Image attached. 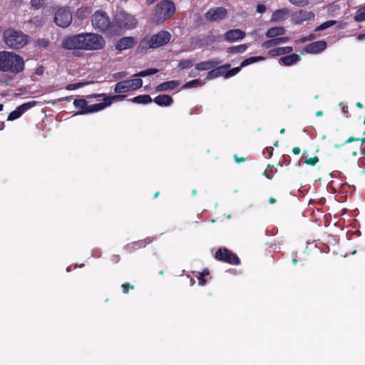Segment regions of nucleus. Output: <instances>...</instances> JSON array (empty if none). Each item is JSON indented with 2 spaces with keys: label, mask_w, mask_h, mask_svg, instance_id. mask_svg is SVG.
I'll return each instance as SVG.
<instances>
[{
  "label": "nucleus",
  "mask_w": 365,
  "mask_h": 365,
  "mask_svg": "<svg viewBox=\"0 0 365 365\" xmlns=\"http://www.w3.org/2000/svg\"><path fill=\"white\" fill-rule=\"evenodd\" d=\"M24 68V58L11 51H0V71L18 74Z\"/></svg>",
  "instance_id": "1"
},
{
  "label": "nucleus",
  "mask_w": 365,
  "mask_h": 365,
  "mask_svg": "<svg viewBox=\"0 0 365 365\" xmlns=\"http://www.w3.org/2000/svg\"><path fill=\"white\" fill-rule=\"evenodd\" d=\"M3 38L8 47L12 49H20L27 45L30 37L21 31L8 29L4 31Z\"/></svg>",
  "instance_id": "2"
},
{
  "label": "nucleus",
  "mask_w": 365,
  "mask_h": 365,
  "mask_svg": "<svg viewBox=\"0 0 365 365\" xmlns=\"http://www.w3.org/2000/svg\"><path fill=\"white\" fill-rule=\"evenodd\" d=\"M91 24L96 30L106 33L109 35L116 34V30L113 26L108 14L101 10L96 11L91 16Z\"/></svg>",
  "instance_id": "3"
},
{
  "label": "nucleus",
  "mask_w": 365,
  "mask_h": 365,
  "mask_svg": "<svg viewBox=\"0 0 365 365\" xmlns=\"http://www.w3.org/2000/svg\"><path fill=\"white\" fill-rule=\"evenodd\" d=\"M83 51L101 50L106 46L104 38L95 33H81Z\"/></svg>",
  "instance_id": "4"
},
{
  "label": "nucleus",
  "mask_w": 365,
  "mask_h": 365,
  "mask_svg": "<svg viewBox=\"0 0 365 365\" xmlns=\"http://www.w3.org/2000/svg\"><path fill=\"white\" fill-rule=\"evenodd\" d=\"M171 38L170 34L167 31H160L153 35L149 39L143 38L140 41L143 48H157L167 44Z\"/></svg>",
  "instance_id": "5"
},
{
  "label": "nucleus",
  "mask_w": 365,
  "mask_h": 365,
  "mask_svg": "<svg viewBox=\"0 0 365 365\" xmlns=\"http://www.w3.org/2000/svg\"><path fill=\"white\" fill-rule=\"evenodd\" d=\"M138 21L133 16L124 11H119L115 16L113 26L117 33L118 29H133L136 27Z\"/></svg>",
  "instance_id": "6"
},
{
  "label": "nucleus",
  "mask_w": 365,
  "mask_h": 365,
  "mask_svg": "<svg viewBox=\"0 0 365 365\" xmlns=\"http://www.w3.org/2000/svg\"><path fill=\"white\" fill-rule=\"evenodd\" d=\"M175 11L173 1L164 0L159 2L155 9V19L158 22H163L170 18Z\"/></svg>",
  "instance_id": "7"
},
{
  "label": "nucleus",
  "mask_w": 365,
  "mask_h": 365,
  "mask_svg": "<svg viewBox=\"0 0 365 365\" xmlns=\"http://www.w3.org/2000/svg\"><path fill=\"white\" fill-rule=\"evenodd\" d=\"M215 258L218 261L232 265L240 264V259L237 255L225 247L219 248L215 254Z\"/></svg>",
  "instance_id": "8"
},
{
  "label": "nucleus",
  "mask_w": 365,
  "mask_h": 365,
  "mask_svg": "<svg viewBox=\"0 0 365 365\" xmlns=\"http://www.w3.org/2000/svg\"><path fill=\"white\" fill-rule=\"evenodd\" d=\"M143 86V81L140 78L125 80L115 84L114 91L116 93H126L130 91L137 90Z\"/></svg>",
  "instance_id": "9"
},
{
  "label": "nucleus",
  "mask_w": 365,
  "mask_h": 365,
  "mask_svg": "<svg viewBox=\"0 0 365 365\" xmlns=\"http://www.w3.org/2000/svg\"><path fill=\"white\" fill-rule=\"evenodd\" d=\"M81 34L68 36L61 41V48L65 50H83Z\"/></svg>",
  "instance_id": "10"
},
{
  "label": "nucleus",
  "mask_w": 365,
  "mask_h": 365,
  "mask_svg": "<svg viewBox=\"0 0 365 365\" xmlns=\"http://www.w3.org/2000/svg\"><path fill=\"white\" fill-rule=\"evenodd\" d=\"M54 22L60 27L66 28L72 22V14L67 9L60 8L55 13Z\"/></svg>",
  "instance_id": "11"
},
{
  "label": "nucleus",
  "mask_w": 365,
  "mask_h": 365,
  "mask_svg": "<svg viewBox=\"0 0 365 365\" xmlns=\"http://www.w3.org/2000/svg\"><path fill=\"white\" fill-rule=\"evenodd\" d=\"M205 18L210 22L220 21L227 16V10L225 7H213L205 14Z\"/></svg>",
  "instance_id": "12"
},
{
  "label": "nucleus",
  "mask_w": 365,
  "mask_h": 365,
  "mask_svg": "<svg viewBox=\"0 0 365 365\" xmlns=\"http://www.w3.org/2000/svg\"><path fill=\"white\" fill-rule=\"evenodd\" d=\"M314 14L307 10H299L292 15L291 21L294 24L299 25L304 21H311L314 19Z\"/></svg>",
  "instance_id": "13"
},
{
  "label": "nucleus",
  "mask_w": 365,
  "mask_h": 365,
  "mask_svg": "<svg viewBox=\"0 0 365 365\" xmlns=\"http://www.w3.org/2000/svg\"><path fill=\"white\" fill-rule=\"evenodd\" d=\"M37 104V102L35 101H29L24 103L17 107L14 111L11 112L8 116V120H14L18 119L21 116L23 113H24L29 109L34 107Z\"/></svg>",
  "instance_id": "14"
},
{
  "label": "nucleus",
  "mask_w": 365,
  "mask_h": 365,
  "mask_svg": "<svg viewBox=\"0 0 365 365\" xmlns=\"http://www.w3.org/2000/svg\"><path fill=\"white\" fill-rule=\"evenodd\" d=\"M327 46V42L324 40H320L307 44L303 48V51L307 53L317 54L324 51Z\"/></svg>",
  "instance_id": "15"
},
{
  "label": "nucleus",
  "mask_w": 365,
  "mask_h": 365,
  "mask_svg": "<svg viewBox=\"0 0 365 365\" xmlns=\"http://www.w3.org/2000/svg\"><path fill=\"white\" fill-rule=\"evenodd\" d=\"M136 43L137 40L135 37L127 36L123 37L120 39H119L117 41L115 47L116 50L122 51L123 50L133 48Z\"/></svg>",
  "instance_id": "16"
},
{
  "label": "nucleus",
  "mask_w": 365,
  "mask_h": 365,
  "mask_svg": "<svg viewBox=\"0 0 365 365\" xmlns=\"http://www.w3.org/2000/svg\"><path fill=\"white\" fill-rule=\"evenodd\" d=\"M246 36L245 31L239 29H230L224 34V39L227 42H234L237 40L243 39Z\"/></svg>",
  "instance_id": "17"
},
{
  "label": "nucleus",
  "mask_w": 365,
  "mask_h": 365,
  "mask_svg": "<svg viewBox=\"0 0 365 365\" xmlns=\"http://www.w3.org/2000/svg\"><path fill=\"white\" fill-rule=\"evenodd\" d=\"M221 61L218 59L214 58L205 61H202L196 63L195 67L198 71H207L214 68L218 66Z\"/></svg>",
  "instance_id": "18"
},
{
  "label": "nucleus",
  "mask_w": 365,
  "mask_h": 365,
  "mask_svg": "<svg viewBox=\"0 0 365 365\" xmlns=\"http://www.w3.org/2000/svg\"><path fill=\"white\" fill-rule=\"evenodd\" d=\"M178 86H180L179 81H174V80L168 81L163 82V83L159 84L158 86H157L155 87V91L157 92L168 91L175 89Z\"/></svg>",
  "instance_id": "19"
},
{
  "label": "nucleus",
  "mask_w": 365,
  "mask_h": 365,
  "mask_svg": "<svg viewBox=\"0 0 365 365\" xmlns=\"http://www.w3.org/2000/svg\"><path fill=\"white\" fill-rule=\"evenodd\" d=\"M301 59H302L301 57L298 54L292 53V54L281 57L279 58V63L281 65L289 66L298 61H300Z\"/></svg>",
  "instance_id": "20"
},
{
  "label": "nucleus",
  "mask_w": 365,
  "mask_h": 365,
  "mask_svg": "<svg viewBox=\"0 0 365 365\" xmlns=\"http://www.w3.org/2000/svg\"><path fill=\"white\" fill-rule=\"evenodd\" d=\"M289 14L288 8H282L274 11L271 16L270 21L272 22H277L287 18Z\"/></svg>",
  "instance_id": "21"
},
{
  "label": "nucleus",
  "mask_w": 365,
  "mask_h": 365,
  "mask_svg": "<svg viewBox=\"0 0 365 365\" xmlns=\"http://www.w3.org/2000/svg\"><path fill=\"white\" fill-rule=\"evenodd\" d=\"M153 101L159 106H170L173 103V98L166 94L157 96Z\"/></svg>",
  "instance_id": "22"
},
{
  "label": "nucleus",
  "mask_w": 365,
  "mask_h": 365,
  "mask_svg": "<svg viewBox=\"0 0 365 365\" xmlns=\"http://www.w3.org/2000/svg\"><path fill=\"white\" fill-rule=\"evenodd\" d=\"M73 106L78 108L79 110L76 113V115H82V114H88V112H83L84 110H88L89 106L86 100L83 98L76 99L73 101Z\"/></svg>",
  "instance_id": "23"
},
{
  "label": "nucleus",
  "mask_w": 365,
  "mask_h": 365,
  "mask_svg": "<svg viewBox=\"0 0 365 365\" xmlns=\"http://www.w3.org/2000/svg\"><path fill=\"white\" fill-rule=\"evenodd\" d=\"M289 41V38L284 36V37H274L272 39H269L268 41H264L262 43V47L264 48H269L275 46H277L279 44L286 43Z\"/></svg>",
  "instance_id": "24"
},
{
  "label": "nucleus",
  "mask_w": 365,
  "mask_h": 365,
  "mask_svg": "<svg viewBox=\"0 0 365 365\" xmlns=\"http://www.w3.org/2000/svg\"><path fill=\"white\" fill-rule=\"evenodd\" d=\"M285 29L282 26H274L269 29L266 32V37L274 38L285 34Z\"/></svg>",
  "instance_id": "25"
},
{
  "label": "nucleus",
  "mask_w": 365,
  "mask_h": 365,
  "mask_svg": "<svg viewBox=\"0 0 365 365\" xmlns=\"http://www.w3.org/2000/svg\"><path fill=\"white\" fill-rule=\"evenodd\" d=\"M293 51L292 46L279 47L269 51V54L272 56H281L290 53Z\"/></svg>",
  "instance_id": "26"
},
{
  "label": "nucleus",
  "mask_w": 365,
  "mask_h": 365,
  "mask_svg": "<svg viewBox=\"0 0 365 365\" xmlns=\"http://www.w3.org/2000/svg\"><path fill=\"white\" fill-rule=\"evenodd\" d=\"M109 106H110V102L104 101V102L103 103H96L89 106L88 110H84L83 112H88V113H95Z\"/></svg>",
  "instance_id": "27"
},
{
  "label": "nucleus",
  "mask_w": 365,
  "mask_h": 365,
  "mask_svg": "<svg viewBox=\"0 0 365 365\" xmlns=\"http://www.w3.org/2000/svg\"><path fill=\"white\" fill-rule=\"evenodd\" d=\"M91 13V8L89 6H81L76 11L75 16L77 19L83 20L87 18Z\"/></svg>",
  "instance_id": "28"
},
{
  "label": "nucleus",
  "mask_w": 365,
  "mask_h": 365,
  "mask_svg": "<svg viewBox=\"0 0 365 365\" xmlns=\"http://www.w3.org/2000/svg\"><path fill=\"white\" fill-rule=\"evenodd\" d=\"M131 101L133 103H135L147 104L151 103L153 101V99L149 95L143 94L134 97L133 98H132Z\"/></svg>",
  "instance_id": "29"
},
{
  "label": "nucleus",
  "mask_w": 365,
  "mask_h": 365,
  "mask_svg": "<svg viewBox=\"0 0 365 365\" xmlns=\"http://www.w3.org/2000/svg\"><path fill=\"white\" fill-rule=\"evenodd\" d=\"M247 48V44H240L238 46H230L227 48L230 53H244Z\"/></svg>",
  "instance_id": "30"
},
{
  "label": "nucleus",
  "mask_w": 365,
  "mask_h": 365,
  "mask_svg": "<svg viewBox=\"0 0 365 365\" xmlns=\"http://www.w3.org/2000/svg\"><path fill=\"white\" fill-rule=\"evenodd\" d=\"M159 72V70L155 68H148L143 71H141L134 75V76L138 77V78H140V77H145L148 76H151L156 74Z\"/></svg>",
  "instance_id": "31"
},
{
  "label": "nucleus",
  "mask_w": 365,
  "mask_h": 365,
  "mask_svg": "<svg viewBox=\"0 0 365 365\" xmlns=\"http://www.w3.org/2000/svg\"><path fill=\"white\" fill-rule=\"evenodd\" d=\"M354 20L356 22H361L365 21V5L361 6L356 12L354 16Z\"/></svg>",
  "instance_id": "32"
},
{
  "label": "nucleus",
  "mask_w": 365,
  "mask_h": 365,
  "mask_svg": "<svg viewBox=\"0 0 365 365\" xmlns=\"http://www.w3.org/2000/svg\"><path fill=\"white\" fill-rule=\"evenodd\" d=\"M202 83L200 79H195L187 82L182 86L183 89H188L191 88H197L202 86Z\"/></svg>",
  "instance_id": "33"
},
{
  "label": "nucleus",
  "mask_w": 365,
  "mask_h": 365,
  "mask_svg": "<svg viewBox=\"0 0 365 365\" xmlns=\"http://www.w3.org/2000/svg\"><path fill=\"white\" fill-rule=\"evenodd\" d=\"M264 58L261 56H252L245 59L240 64V67H245L250 64L263 60Z\"/></svg>",
  "instance_id": "34"
},
{
  "label": "nucleus",
  "mask_w": 365,
  "mask_h": 365,
  "mask_svg": "<svg viewBox=\"0 0 365 365\" xmlns=\"http://www.w3.org/2000/svg\"><path fill=\"white\" fill-rule=\"evenodd\" d=\"M194 65V61L192 59H185L179 62L178 68L180 70L191 68Z\"/></svg>",
  "instance_id": "35"
},
{
  "label": "nucleus",
  "mask_w": 365,
  "mask_h": 365,
  "mask_svg": "<svg viewBox=\"0 0 365 365\" xmlns=\"http://www.w3.org/2000/svg\"><path fill=\"white\" fill-rule=\"evenodd\" d=\"M230 68V64L225 63V64L220 66H217L215 67V69L217 72L219 77L224 76L226 78L227 71V69Z\"/></svg>",
  "instance_id": "36"
},
{
  "label": "nucleus",
  "mask_w": 365,
  "mask_h": 365,
  "mask_svg": "<svg viewBox=\"0 0 365 365\" xmlns=\"http://www.w3.org/2000/svg\"><path fill=\"white\" fill-rule=\"evenodd\" d=\"M360 140L361 144L365 143V137L364 138H355L353 136L349 137L346 140L344 141L342 144H336L334 147L336 148H340L341 146L344 145L346 143H350L354 141Z\"/></svg>",
  "instance_id": "37"
},
{
  "label": "nucleus",
  "mask_w": 365,
  "mask_h": 365,
  "mask_svg": "<svg viewBox=\"0 0 365 365\" xmlns=\"http://www.w3.org/2000/svg\"><path fill=\"white\" fill-rule=\"evenodd\" d=\"M336 23V21L334 20H329V21H325L323 24H320L319 26H317L314 29V31H323L329 27H331V26L335 25Z\"/></svg>",
  "instance_id": "38"
},
{
  "label": "nucleus",
  "mask_w": 365,
  "mask_h": 365,
  "mask_svg": "<svg viewBox=\"0 0 365 365\" xmlns=\"http://www.w3.org/2000/svg\"><path fill=\"white\" fill-rule=\"evenodd\" d=\"M89 82H78L76 83H71L66 86V89L68 91L76 90L84 86H86Z\"/></svg>",
  "instance_id": "39"
},
{
  "label": "nucleus",
  "mask_w": 365,
  "mask_h": 365,
  "mask_svg": "<svg viewBox=\"0 0 365 365\" xmlns=\"http://www.w3.org/2000/svg\"><path fill=\"white\" fill-rule=\"evenodd\" d=\"M126 96L119 94V95H115V96H107L106 98H104V101H107L108 102H110V105L112 104L113 101H123L125 98Z\"/></svg>",
  "instance_id": "40"
},
{
  "label": "nucleus",
  "mask_w": 365,
  "mask_h": 365,
  "mask_svg": "<svg viewBox=\"0 0 365 365\" xmlns=\"http://www.w3.org/2000/svg\"><path fill=\"white\" fill-rule=\"evenodd\" d=\"M210 274V272L207 269H205L199 275V277H197V279L199 281V284L200 285H205V283H206V280L205 279V276H207Z\"/></svg>",
  "instance_id": "41"
},
{
  "label": "nucleus",
  "mask_w": 365,
  "mask_h": 365,
  "mask_svg": "<svg viewBox=\"0 0 365 365\" xmlns=\"http://www.w3.org/2000/svg\"><path fill=\"white\" fill-rule=\"evenodd\" d=\"M293 5L304 7L307 6L312 0H288Z\"/></svg>",
  "instance_id": "42"
},
{
  "label": "nucleus",
  "mask_w": 365,
  "mask_h": 365,
  "mask_svg": "<svg viewBox=\"0 0 365 365\" xmlns=\"http://www.w3.org/2000/svg\"><path fill=\"white\" fill-rule=\"evenodd\" d=\"M45 4V0H31V8L39 9Z\"/></svg>",
  "instance_id": "43"
},
{
  "label": "nucleus",
  "mask_w": 365,
  "mask_h": 365,
  "mask_svg": "<svg viewBox=\"0 0 365 365\" xmlns=\"http://www.w3.org/2000/svg\"><path fill=\"white\" fill-rule=\"evenodd\" d=\"M273 168H274V166L272 165H268L267 167V169L262 173L263 176H264L265 178H267L269 180H272V174H273V170H272Z\"/></svg>",
  "instance_id": "44"
},
{
  "label": "nucleus",
  "mask_w": 365,
  "mask_h": 365,
  "mask_svg": "<svg viewBox=\"0 0 365 365\" xmlns=\"http://www.w3.org/2000/svg\"><path fill=\"white\" fill-rule=\"evenodd\" d=\"M242 68V67H240V66H237V67H235V68H233L231 69L228 68L227 71L226 78H228L230 77L234 76L235 75L237 74L240 71Z\"/></svg>",
  "instance_id": "45"
},
{
  "label": "nucleus",
  "mask_w": 365,
  "mask_h": 365,
  "mask_svg": "<svg viewBox=\"0 0 365 365\" xmlns=\"http://www.w3.org/2000/svg\"><path fill=\"white\" fill-rule=\"evenodd\" d=\"M317 38V36L314 34H310L308 36H303L302 38H300L297 42L298 43H304V42H307V41H312L314 39H315Z\"/></svg>",
  "instance_id": "46"
},
{
  "label": "nucleus",
  "mask_w": 365,
  "mask_h": 365,
  "mask_svg": "<svg viewBox=\"0 0 365 365\" xmlns=\"http://www.w3.org/2000/svg\"><path fill=\"white\" fill-rule=\"evenodd\" d=\"M319 161V158L317 156H314L313 158L306 159L304 160V163L309 165L314 166Z\"/></svg>",
  "instance_id": "47"
},
{
  "label": "nucleus",
  "mask_w": 365,
  "mask_h": 365,
  "mask_svg": "<svg viewBox=\"0 0 365 365\" xmlns=\"http://www.w3.org/2000/svg\"><path fill=\"white\" fill-rule=\"evenodd\" d=\"M217 77H219V76L215 67L207 73L206 80H211Z\"/></svg>",
  "instance_id": "48"
},
{
  "label": "nucleus",
  "mask_w": 365,
  "mask_h": 365,
  "mask_svg": "<svg viewBox=\"0 0 365 365\" xmlns=\"http://www.w3.org/2000/svg\"><path fill=\"white\" fill-rule=\"evenodd\" d=\"M121 288L123 294H128L129 292L128 289L130 288L131 289H134L135 287L131 285L129 282H125L121 284Z\"/></svg>",
  "instance_id": "49"
},
{
  "label": "nucleus",
  "mask_w": 365,
  "mask_h": 365,
  "mask_svg": "<svg viewBox=\"0 0 365 365\" xmlns=\"http://www.w3.org/2000/svg\"><path fill=\"white\" fill-rule=\"evenodd\" d=\"M86 97L87 99L98 98H103V99H104L107 97V95L106 93H93V94H91V95H87Z\"/></svg>",
  "instance_id": "50"
},
{
  "label": "nucleus",
  "mask_w": 365,
  "mask_h": 365,
  "mask_svg": "<svg viewBox=\"0 0 365 365\" xmlns=\"http://www.w3.org/2000/svg\"><path fill=\"white\" fill-rule=\"evenodd\" d=\"M136 247H145L144 242H143V241L135 242H133L132 244H129L127 245L128 248H135Z\"/></svg>",
  "instance_id": "51"
},
{
  "label": "nucleus",
  "mask_w": 365,
  "mask_h": 365,
  "mask_svg": "<svg viewBox=\"0 0 365 365\" xmlns=\"http://www.w3.org/2000/svg\"><path fill=\"white\" fill-rule=\"evenodd\" d=\"M37 43H38V46L43 47V48H46L49 44L48 41L45 38L38 39Z\"/></svg>",
  "instance_id": "52"
},
{
  "label": "nucleus",
  "mask_w": 365,
  "mask_h": 365,
  "mask_svg": "<svg viewBox=\"0 0 365 365\" xmlns=\"http://www.w3.org/2000/svg\"><path fill=\"white\" fill-rule=\"evenodd\" d=\"M291 163V158L289 155H283V159H282V165H286V166H288Z\"/></svg>",
  "instance_id": "53"
},
{
  "label": "nucleus",
  "mask_w": 365,
  "mask_h": 365,
  "mask_svg": "<svg viewBox=\"0 0 365 365\" xmlns=\"http://www.w3.org/2000/svg\"><path fill=\"white\" fill-rule=\"evenodd\" d=\"M266 9L267 8L264 4H258L257 6V11L260 14L265 12Z\"/></svg>",
  "instance_id": "54"
},
{
  "label": "nucleus",
  "mask_w": 365,
  "mask_h": 365,
  "mask_svg": "<svg viewBox=\"0 0 365 365\" xmlns=\"http://www.w3.org/2000/svg\"><path fill=\"white\" fill-rule=\"evenodd\" d=\"M126 75H127V72L121 71V72H118V73H114L113 76L115 78H121L125 77Z\"/></svg>",
  "instance_id": "55"
},
{
  "label": "nucleus",
  "mask_w": 365,
  "mask_h": 365,
  "mask_svg": "<svg viewBox=\"0 0 365 365\" xmlns=\"http://www.w3.org/2000/svg\"><path fill=\"white\" fill-rule=\"evenodd\" d=\"M234 159H235V162L237 163H243L246 160V158L239 157L236 154L234 155Z\"/></svg>",
  "instance_id": "56"
},
{
  "label": "nucleus",
  "mask_w": 365,
  "mask_h": 365,
  "mask_svg": "<svg viewBox=\"0 0 365 365\" xmlns=\"http://www.w3.org/2000/svg\"><path fill=\"white\" fill-rule=\"evenodd\" d=\"M301 152V150L299 147H294L292 148V153L294 154V155H299Z\"/></svg>",
  "instance_id": "57"
},
{
  "label": "nucleus",
  "mask_w": 365,
  "mask_h": 365,
  "mask_svg": "<svg viewBox=\"0 0 365 365\" xmlns=\"http://www.w3.org/2000/svg\"><path fill=\"white\" fill-rule=\"evenodd\" d=\"M209 43H212L215 41V37L214 36L207 37Z\"/></svg>",
  "instance_id": "58"
},
{
  "label": "nucleus",
  "mask_w": 365,
  "mask_h": 365,
  "mask_svg": "<svg viewBox=\"0 0 365 365\" xmlns=\"http://www.w3.org/2000/svg\"><path fill=\"white\" fill-rule=\"evenodd\" d=\"M71 98H72L71 96H68V97H65V98H62L61 101L70 102L71 101Z\"/></svg>",
  "instance_id": "59"
},
{
  "label": "nucleus",
  "mask_w": 365,
  "mask_h": 365,
  "mask_svg": "<svg viewBox=\"0 0 365 365\" xmlns=\"http://www.w3.org/2000/svg\"><path fill=\"white\" fill-rule=\"evenodd\" d=\"M365 38V34H361L357 36L358 40H362Z\"/></svg>",
  "instance_id": "60"
},
{
  "label": "nucleus",
  "mask_w": 365,
  "mask_h": 365,
  "mask_svg": "<svg viewBox=\"0 0 365 365\" xmlns=\"http://www.w3.org/2000/svg\"><path fill=\"white\" fill-rule=\"evenodd\" d=\"M356 106L360 109L363 108H364V106L363 104L361 103V102H357L356 103Z\"/></svg>",
  "instance_id": "61"
},
{
  "label": "nucleus",
  "mask_w": 365,
  "mask_h": 365,
  "mask_svg": "<svg viewBox=\"0 0 365 365\" xmlns=\"http://www.w3.org/2000/svg\"><path fill=\"white\" fill-rule=\"evenodd\" d=\"M36 73L38 75H41L43 73V69L41 68H38L36 69Z\"/></svg>",
  "instance_id": "62"
},
{
  "label": "nucleus",
  "mask_w": 365,
  "mask_h": 365,
  "mask_svg": "<svg viewBox=\"0 0 365 365\" xmlns=\"http://www.w3.org/2000/svg\"><path fill=\"white\" fill-rule=\"evenodd\" d=\"M157 0H146V3L148 5L153 4L154 2H155Z\"/></svg>",
  "instance_id": "63"
},
{
  "label": "nucleus",
  "mask_w": 365,
  "mask_h": 365,
  "mask_svg": "<svg viewBox=\"0 0 365 365\" xmlns=\"http://www.w3.org/2000/svg\"><path fill=\"white\" fill-rule=\"evenodd\" d=\"M269 202L271 204H273V203L276 202V199H274V197H270L269 199Z\"/></svg>",
  "instance_id": "64"
}]
</instances>
